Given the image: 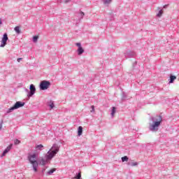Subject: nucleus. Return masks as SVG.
Masks as SVG:
<instances>
[{"instance_id":"f257e3e1","label":"nucleus","mask_w":179,"mask_h":179,"mask_svg":"<svg viewBox=\"0 0 179 179\" xmlns=\"http://www.w3.org/2000/svg\"><path fill=\"white\" fill-rule=\"evenodd\" d=\"M163 122V118L162 116H157L156 119L154 120L153 123L150 125V130L155 132L159 129L160 124Z\"/></svg>"},{"instance_id":"f03ea898","label":"nucleus","mask_w":179,"mask_h":179,"mask_svg":"<svg viewBox=\"0 0 179 179\" xmlns=\"http://www.w3.org/2000/svg\"><path fill=\"white\" fill-rule=\"evenodd\" d=\"M58 152H59V147H58L57 145L54 144L45 156L47 160H51V159H52Z\"/></svg>"},{"instance_id":"7ed1b4c3","label":"nucleus","mask_w":179,"mask_h":179,"mask_svg":"<svg viewBox=\"0 0 179 179\" xmlns=\"http://www.w3.org/2000/svg\"><path fill=\"white\" fill-rule=\"evenodd\" d=\"M29 161L32 164L34 171L37 172V167H38V162L36 159V154L31 155L28 157Z\"/></svg>"},{"instance_id":"20e7f679","label":"nucleus","mask_w":179,"mask_h":179,"mask_svg":"<svg viewBox=\"0 0 179 179\" xmlns=\"http://www.w3.org/2000/svg\"><path fill=\"white\" fill-rule=\"evenodd\" d=\"M50 85L51 83H50V81L43 80L40 84V89L41 90H47V89L50 87Z\"/></svg>"},{"instance_id":"39448f33","label":"nucleus","mask_w":179,"mask_h":179,"mask_svg":"<svg viewBox=\"0 0 179 179\" xmlns=\"http://www.w3.org/2000/svg\"><path fill=\"white\" fill-rule=\"evenodd\" d=\"M24 106V102L17 101L15 104L9 109L8 113H10V111H13V110H17V108H20V107H23Z\"/></svg>"},{"instance_id":"423d86ee","label":"nucleus","mask_w":179,"mask_h":179,"mask_svg":"<svg viewBox=\"0 0 179 179\" xmlns=\"http://www.w3.org/2000/svg\"><path fill=\"white\" fill-rule=\"evenodd\" d=\"M6 41H8V34H4L1 40V45L0 47H5L6 45Z\"/></svg>"},{"instance_id":"0eeeda50","label":"nucleus","mask_w":179,"mask_h":179,"mask_svg":"<svg viewBox=\"0 0 179 179\" xmlns=\"http://www.w3.org/2000/svg\"><path fill=\"white\" fill-rule=\"evenodd\" d=\"M30 92L28 94V97H31L34 93H36V87H34V85L31 84L29 87Z\"/></svg>"},{"instance_id":"6e6552de","label":"nucleus","mask_w":179,"mask_h":179,"mask_svg":"<svg viewBox=\"0 0 179 179\" xmlns=\"http://www.w3.org/2000/svg\"><path fill=\"white\" fill-rule=\"evenodd\" d=\"M12 146H13V145L10 144L6 148V150L3 152V156H5V155H6V153H8V152H9L10 149H12Z\"/></svg>"},{"instance_id":"1a4fd4ad","label":"nucleus","mask_w":179,"mask_h":179,"mask_svg":"<svg viewBox=\"0 0 179 179\" xmlns=\"http://www.w3.org/2000/svg\"><path fill=\"white\" fill-rule=\"evenodd\" d=\"M83 132V127H82V126H80L78 127V136H80V135H82Z\"/></svg>"},{"instance_id":"9d476101","label":"nucleus","mask_w":179,"mask_h":179,"mask_svg":"<svg viewBox=\"0 0 179 179\" xmlns=\"http://www.w3.org/2000/svg\"><path fill=\"white\" fill-rule=\"evenodd\" d=\"M77 51L78 52V55H82V54L85 52V50H83V48L82 47L78 48Z\"/></svg>"},{"instance_id":"9b49d317","label":"nucleus","mask_w":179,"mask_h":179,"mask_svg":"<svg viewBox=\"0 0 179 179\" xmlns=\"http://www.w3.org/2000/svg\"><path fill=\"white\" fill-rule=\"evenodd\" d=\"M170 81L169 83H173V82H174V80H176V79H177V77H176V76H170Z\"/></svg>"},{"instance_id":"f8f14e48","label":"nucleus","mask_w":179,"mask_h":179,"mask_svg":"<svg viewBox=\"0 0 179 179\" xmlns=\"http://www.w3.org/2000/svg\"><path fill=\"white\" fill-rule=\"evenodd\" d=\"M15 31L17 34H20V27H15L14 28Z\"/></svg>"},{"instance_id":"ddd939ff","label":"nucleus","mask_w":179,"mask_h":179,"mask_svg":"<svg viewBox=\"0 0 179 179\" xmlns=\"http://www.w3.org/2000/svg\"><path fill=\"white\" fill-rule=\"evenodd\" d=\"M44 148V145L40 144L36 146V149H38V150H42Z\"/></svg>"},{"instance_id":"4468645a","label":"nucleus","mask_w":179,"mask_h":179,"mask_svg":"<svg viewBox=\"0 0 179 179\" xmlns=\"http://www.w3.org/2000/svg\"><path fill=\"white\" fill-rule=\"evenodd\" d=\"M56 171H57L56 169H52L49 171H48V173L51 175V174H52V173L55 172Z\"/></svg>"},{"instance_id":"2eb2a0df","label":"nucleus","mask_w":179,"mask_h":179,"mask_svg":"<svg viewBox=\"0 0 179 179\" xmlns=\"http://www.w3.org/2000/svg\"><path fill=\"white\" fill-rule=\"evenodd\" d=\"M39 163L42 166H45V160H44V159H41V161L39 162Z\"/></svg>"},{"instance_id":"dca6fc26","label":"nucleus","mask_w":179,"mask_h":179,"mask_svg":"<svg viewBox=\"0 0 179 179\" xmlns=\"http://www.w3.org/2000/svg\"><path fill=\"white\" fill-rule=\"evenodd\" d=\"M115 114V107H113L112 108V112H111L112 117H114Z\"/></svg>"},{"instance_id":"f3484780","label":"nucleus","mask_w":179,"mask_h":179,"mask_svg":"<svg viewBox=\"0 0 179 179\" xmlns=\"http://www.w3.org/2000/svg\"><path fill=\"white\" fill-rule=\"evenodd\" d=\"M122 162H128V157L127 156H124L122 157Z\"/></svg>"},{"instance_id":"a211bd4d","label":"nucleus","mask_w":179,"mask_h":179,"mask_svg":"<svg viewBox=\"0 0 179 179\" xmlns=\"http://www.w3.org/2000/svg\"><path fill=\"white\" fill-rule=\"evenodd\" d=\"M38 40V36H35L33 37V41L34 43H37V41Z\"/></svg>"},{"instance_id":"6ab92c4d","label":"nucleus","mask_w":179,"mask_h":179,"mask_svg":"<svg viewBox=\"0 0 179 179\" xmlns=\"http://www.w3.org/2000/svg\"><path fill=\"white\" fill-rule=\"evenodd\" d=\"M82 178V174L79 173L77 176L74 177L76 179H80Z\"/></svg>"},{"instance_id":"aec40b11","label":"nucleus","mask_w":179,"mask_h":179,"mask_svg":"<svg viewBox=\"0 0 179 179\" xmlns=\"http://www.w3.org/2000/svg\"><path fill=\"white\" fill-rule=\"evenodd\" d=\"M162 15H163V10H160L159 13L157 14L158 17H161Z\"/></svg>"},{"instance_id":"412c9836","label":"nucleus","mask_w":179,"mask_h":179,"mask_svg":"<svg viewBox=\"0 0 179 179\" xmlns=\"http://www.w3.org/2000/svg\"><path fill=\"white\" fill-rule=\"evenodd\" d=\"M103 3H110L112 0H102Z\"/></svg>"},{"instance_id":"4be33fe9","label":"nucleus","mask_w":179,"mask_h":179,"mask_svg":"<svg viewBox=\"0 0 179 179\" xmlns=\"http://www.w3.org/2000/svg\"><path fill=\"white\" fill-rule=\"evenodd\" d=\"M131 165L134 167V166H137V165H138V162H131Z\"/></svg>"},{"instance_id":"5701e85b","label":"nucleus","mask_w":179,"mask_h":179,"mask_svg":"<svg viewBox=\"0 0 179 179\" xmlns=\"http://www.w3.org/2000/svg\"><path fill=\"white\" fill-rule=\"evenodd\" d=\"M19 143H20V141H19L17 139L15 140V141H14L15 145H19Z\"/></svg>"},{"instance_id":"b1692460","label":"nucleus","mask_w":179,"mask_h":179,"mask_svg":"<svg viewBox=\"0 0 179 179\" xmlns=\"http://www.w3.org/2000/svg\"><path fill=\"white\" fill-rule=\"evenodd\" d=\"M49 106L50 107V108H54V103L53 102H50V104H49Z\"/></svg>"},{"instance_id":"393cba45","label":"nucleus","mask_w":179,"mask_h":179,"mask_svg":"<svg viewBox=\"0 0 179 179\" xmlns=\"http://www.w3.org/2000/svg\"><path fill=\"white\" fill-rule=\"evenodd\" d=\"M91 108H92L91 113H94V106H92Z\"/></svg>"},{"instance_id":"a878e982","label":"nucleus","mask_w":179,"mask_h":179,"mask_svg":"<svg viewBox=\"0 0 179 179\" xmlns=\"http://www.w3.org/2000/svg\"><path fill=\"white\" fill-rule=\"evenodd\" d=\"M76 45H77V47H78V48H80V47H82L80 43H76Z\"/></svg>"},{"instance_id":"bb28decb","label":"nucleus","mask_w":179,"mask_h":179,"mask_svg":"<svg viewBox=\"0 0 179 179\" xmlns=\"http://www.w3.org/2000/svg\"><path fill=\"white\" fill-rule=\"evenodd\" d=\"M80 13H81V16H82V17H83V16H85V13L81 12Z\"/></svg>"},{"instance_id":"cd10ccee","label":"nucleus","mask_w":179,"mask_h":179,"mask_svg":"<svg viewBox=\"0 0 179 179\" xmlns=\"http://www.w3.org/2000/svg\"><path fill=\"white\" fill-rule=\"evenodd\" d=\"M22 58H18L17 59V62H20V61H22Z\"/></svg>"},{"instance_id":"c85d7f7f","label":"nucleus","mask_w":179,"mask_h":179,"mask_svg":"<svg viewBox=\"0 0 179 179\" xmlns=\"http://www.w3.org/2000/svg\"><path fill=\"white\" fill-rule=\"evenodd\" d=\"M0 129H2V124H0Z\"/></svg>"},{"instance_id":"c756f323","label":"nucleus","mask_w":179,"mask_h":179,"mask_svg":"<svg viewBox=\"0 0 179 179\" xmlns=\"http://www.w3.org/2000/svg\"><path fill=\"white\" fill-rule=\"evenodd\" d=\"M0 24H2V21L0 20Z\"/></svg>"},{"instance_id":"7c9ffc66","label":"nucleus","mask_w":179,"mask_h":179,"mask_svg":"<svg viewBox=\"0 0 179 179\" xmlns=\"http://www.w3.org/2000/svg\"><path fill=\"white\" fill-rule=\"evenodd\" d=\"M166 6H167V5H165V6H164V8H166Z\"/></svg>"}]
</instances>
